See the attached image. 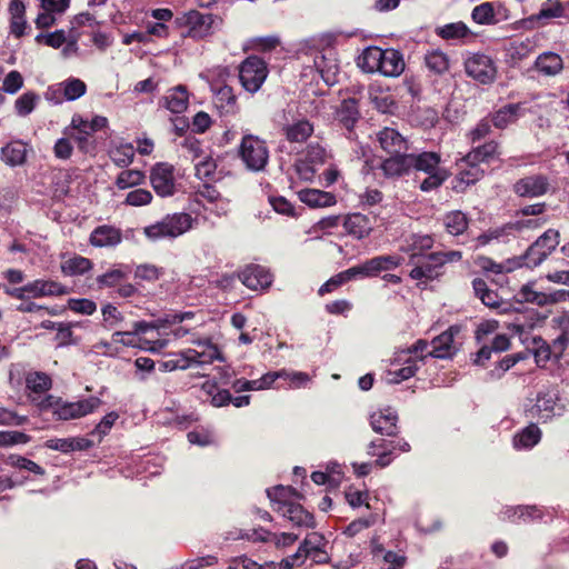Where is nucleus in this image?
I'll use <instances>...</instances> for the list:
<instances>
[{"instance_id":"obj_1","label":"nucleus","mask_w":569,"mask_h":569,"mask_svg":"<svg viewBox=\"0 0 569 569\" xmlns=\"http://www.w3.org/2000/svg\"><path fill=\"white\" fill-rule=\"evenodd\" d=\"M366 72H380L386 77H398L405 70L402 54L396 49L367 48L358 63Z\"/></svg>"},{"instance_id":"obj_2","label":"nucleus","mask_w":569,"mask_h":569,"mask_svg":"<svg viewBox=\"0 0 569 569\" xmlns=\"http://www.w3.org/2000/svg\"><path fill=\"white\" fill-rule=\"evenodd\" d=\"M196 219L187 212L166 214L161 220L143 228V234L152 242L173 240L193 228Z\"/></svg>"},{"instance_id":"obj_3","label":"nucleus","mask_w":569,"mask_h":569,"mask_svg":"<svg viewBox=\"0 0 569 569\" xmlns=\"http://www.w3.org/2000/svg\"><path fill=\"white\" fill-rule=\"evenodd\" d=\"M563 413V406L559 402L558 392L553 389H545L535 397L527 398L525 415L530 420L547 422Z\"/></svg>"},{"instance_id":"obj_4","label":"nucleus","mask_w":569,"mask_h":569,"mask_svg":"<svg viewBox=\"0 0 569 569\" xmlns=\"http://www.w3.org/2000/svg\"><path fill=\"white\" fill-rule=\"evenodd\" d=\"M238 156L246 168L253 172L262 171L269 161V150L266 141L251 133L242 137L238 148Z\"/></svg>"},{"instance_id":"obj_5","label":"nucleus","mask_w":569,"mask_h":569,"mask_svg":"<svg viewBox=\"0 0 569 569\" xmlns=\"http://www.w3.org/2000/svg\"><path fill=\"white\" fill-rule=\"evenodd\" d=\"M462 254L460 251L431 252L422 257V261L416 264L410 271L413 280H432L440 274V269L447 262L459 261Z\"/></svg>"},{"instance_id":"obj_6","label":"nucleus","mask_w":569,"mask_h":569,"mask_svg":"<svg viewBox=\"0 0 569 569\" xmlns=\"http://www.w3.org/2000/svg\"><path fill=\"white\" fill-rule=\"evenodd\" d=\"M267 76V63L258 56H250L240 64V82L243 89L250 93H256L261 88Z\"/></svg>"},{"instance_id":"obj_7","label":"nucleus","mask_w":569,"mask_h":569,"mask_svg":"<svg viewBox=\"0 0 569 569\" xmlns=\"http://www.w3.org/2000/svg\"><path fill=\"white\" fill-rule=\"evenodd\" d=\"M389 366L383 371L382 379L388 385H398L412 378L419 370L418 357H406L403 352H395L389 359Z\"/></svg>"},{"instance_id":"obj_8","label":"nucleus","mask_w":569,"mask_h":569,"mask_svg":"<svg viewBox=\"0 0 569 569\" xmlns=\"http://www.w3.org/2000/svg\"><path fill=\"white\" fill-rule=\"evenodd\" d=\"M559 244V232L549 229L541 234L525 252L522 259L526 267L539 266Z\"/></svg>"},{"instance_id":"obj_9","label":"nucleus","mask_w":569,"mask_h":569,"mask_svg":"<svg viewBox=\"0 0 569 569\" xmlns=\"http://www.w3.org/2000/svg\"><path fill=\"white\" fill-rule=\"evenodd\" d=\"M99 397H89L74 402L63 401L58 398L54 401V416L59 420L79 419L92 413L101 406Z\"/></svg>"},{"instance_id":"obj_10","label":"nucleus","mask_w":569,"mask_h":569,"mask_svg":"<svg viewBox=\"0 0 569 569\" xmlns=\"http://www.w3.org/2000/svg\"><path fill=\"white\" fill-rule=\"evenodd\" d=\"M214 16L201 13L197 10L182 12L176 18L179 27L188 29V34L192 38H203L211 33Z\"/></svg>"},{"instance_id":"obj_11","label":"nucleus","mask_w":569,"mask_h":569,"mask_svg":"<svg viewBox=\"0 0 569 569\" xmlns=\"http://www.w3.org/2000/svg\"><path fill=\"white\" fill-rule=\"evenodd\" d=\"M465 70L470 78L482 84L491 83L497 74L493 60L483 53H473L467 58Z\"/></svg>"},{"instance_id":"obj_12","label":"nucleus","mask_w":569,"mask_h":569,"mask_svg":"<svg viewBox=\"0 0 569 569\" xmlns=\"http://www.w3.org/2000/svg\"><path fill=\"white\" fill-rule=\"evenodd\" d=\"M150 182L158 196H173L176 192L173 167L168 163H157L151 170Z\"/></svg>"},{"instance_id":"obj_13","label":"nucleus","mask_w":569,"mask_h":569,"mask_svg":"<svg viewBox=\"0 0 569 569\" xmlns=\"http://www.w3.org/2000/svg\"><path fill=\"white\" fill-rule=\"evenodd\" d=\"M565 69V61L561 54L555 51L539 53L532 64V70L540 77L555 78Z\"/></svg>"},{"instance_id":"obj_14","label":"nucleus","mask_w":569,"mask_h":569,"mask_svg":"<svg viewBox=\"0 0 569 569\" xmlns=\"http://www.w3.org/2000/svg\"><path fill=\"white\" fill-rule=\"evenodd\" d=\"M460 332L458 326H451L446 331L432 339V350L428 351V356L438 359L451 358L457 352L455 337Z\"/></svg>"},{"instance_id":"obj_15","label":"nucleus","mask_w":569,"mask_h":569,"mask_svg":"<svg viewBox=\"0 0 569 569\" xmlns=\"http://www.w3.org/2000/svg\"><path fill=\"white\" fill-rule=\"evenodd\" d=\"M398 413L391 407L379 409L370 416L372 429L380 435L393 437L398 433Z\"/></svg>"},{"instance_id":"obj_16","label":"nucleus","mask_w":569,"mask_h":569,"mask_svg":"<svg viewBox=\"0 0 569 569\" xmlns=\"http://www.w3.org/2000/svg\"><path fill=\"white\" fill-rule=\"evenodd\" d=\"M239 280L251 290L269 287L272 282L271 273L262 266L250 264L238 273Z\"/></svg>"},{"instance_id":"obj_17","label":"nucleus","mask_w":569,"mask_h":569,"mask_svg":"<svg viewBox=\"0 0 569 569\" xmlns=\"http://www.w3.org/2000/svg\"><path fill=\"white\" fill-rule=\"evenodd\" d=\"M433 242L430 234L411 233L402 239L399 250L409 254L410 261L413 262L416 258L423 257L425 252L432 248Z\"/></svg>"},{"instance_id":"obj_18","label":"nucleus","mask_w":569,"mask_h":569,"mask_svg":"<svg viewBox=\"0 0 569 569\" xmlns=\"http://www.w3.org/2000/svg\"><path fill=\"white\" fill-rule=\"evenodd\" d=\"M567 342V338L562 335L553 341L550 347L542 338L535 337L532 339L533 355L538 366H545L552 357L558 358Z\"/></svg>"},{"instance_id":"obj_19","label":"nucleus","mask_w":569,"mask_h":569,"mask_svg":"<svg viewBox=\"0 0 569 569\" xmlns=\"http://www.w3.org/2000/svg\"><path fill=\"white\" fill-rule=\"evenodd\" d=\"M549 183L546 177L536 174L520 179L513 186V191L525 198H535L545 194Z\"/></svg>"},{"instance_id":"obj_20","label":"nucleus","mask_w":569,"mask_h":569,"mask_svg":"<svg viewBox=\"0 0 569 569\" xmlns=\"http://www.w3.org/2000/svg\"><path fill=\"white\" fill-rule=\"evenodd\" d=\"M377 140L382 150L389 154L408 152L407 140L393 128H383L377 133Z\"/></svg>"},{"instance_id":"obj_21","label":"nucleus","mask_w":569,"mask_h":569,"mask_svg":"<svg viewBox=\"0 0 569 569\" xmlns=\"http://www.w3.org/2000/svg\"><path fill=\"white\" fill-rule=\"evenodd\" d=\"M198 346H202L203 350L198 351L196 349H187L186 356L188 359V362H190V367L192 365L202 366V365H209L212 363L214 360L223 361V357L221 352L219 351L218 347L211 343L210 341H197Z\"/></svg>"},{"instance_id":"obj_22","label":"nucleus","mask_w":569,"mask_h":569,"mask_svg":"<svg viewBox=\"0 0 569 569\" xmlns=\"http://www.w3.org/2000/svg\"><path fill=\"white\" fill-rule=\"evenodd\" d=\"M379 167L386 178H398L408 174L411 171L410 154L408 152L390 154Z\"/></svg>"},{"instance_id":"obj_23","label":"nucleus","mask_w":569,"mask_h":569,"mask_svg":"<svg viewBox=\"0 0 569 569\" xmlns=\"http://www.w3.org/2000/svg\"><path fill=\"white\" fill-rule=\"evenodd\" d=\"M160 104L172 113H182L189 104V92L186 86L179 84L170 88L161 98Z\"/></svg>"},{"instance_id":"obj_24","label":"nucleus","mask_w":569,"mask_h":569,"mask_svg":"<svg viewBox=\"0 0 569 569\" xmlns=\"http://www.w3.org/2000/svg\"><path fill=\"white\" fill-rule=\"evenodd\" d=\"M89 241L97 248L116 247L122 241V233L113 226L102 224L93 229Z\"/></svg>"},{"instance_id":"obj_25","label":"nucleus","mask_w":569,"mask_h":569,"mask_svg":"<svg viewBox=\"0 0 569 569\" xmlns=\"http://www.w3.org/2000/svg\"><path fill=\"white\" fill-rule=\"evenodd\" d=\"M410 154V166L411 170L421 171L423 173H431L440 170H445L440 166L441 156L435 151H422L419 153H409Z\"/></svg>"},{"instance_id":"obj_26","label":"nucleus","mask_w":569,"mask_h":569,"mask_svg":"<svg viewBox=\"0 0 569 569\" xmlns=\"http://www.w3.org/2000/svg\"><path fill=\"white\" fill-rule=\"evenodd\" d=\"M483 169L477 162H466L465 158L461 160L460 171L456 178L453 189L457 192H462L465 189L479 181L483 177Z\"/></svg>"},{"instance_id":"obj_27","label":"nucleus","mask_w":569,"mask_h":569,"mask_svg":"<svg viewBox=\"0 0 569 569\" xmlns=\"http://www.w3.org/2000/svg\"><path fill=\"white\" fill-rule=\"evenodd\" d=\"M313 124L307 119H298L282 127L286 139L291 143H303L313 133Z\"/></svg>"},{"instance_id":"obj_28","label":"nucleus","mask_w":569,"mask_h":569,"mask_svg":"<svg viewBox=\"0 0 569 569\" xmlns=\"http://www.w3.org/2000/svg\"><path fill=\"white\" fill-rule=\"evenodd\" d=\"M27 289L28 293L33 298L63 296L68 293V288L62 283L42 279L27 283Z\"/></svg>"},{"instance_id":"obj_29","label":"nucleus","mask_w":569,"mask_h":569,"mask_svg":"<svg viewBox=\"0 0 569 569\" xmlns=\"http://www.w3.org/2000/svg\"><path fill=\"white\" fill-rule=\"evenodd\" d=\"M343 227L346 231L358 240H361L372 231L370 219L362 213H351L345 218Z\"/></svg>"},{"instance_id":"obj_30","label":"nucleus","mask_w":569,"mask_h":569,"mask_svg":"<svg viewBox=\"0 0 569 569\" xmlns=\"http://www.w3.org/2000/svg\"><path fill=\"white\" fill-rule=\"evenodd\" d=\"M276 511L288 518L298 527H313V517L299 503H287L283 507H277Z\"/></svg>"},{"instance_id":"obj_31","label":"nucleus","mask_w":569,"mask_h":569,"mask_svg":"<svg viewBox=\"0 0 569 569\" xmlns=\"http://www.w3.org/2000/svg\"><path fill=\"white\" fill-rule=\"evenodd\" d=\"M541 430L537 423L531 422L518 431L512 438L513 448L517 450L532 449L541 440Z\"/></svg>"},{"instance_id":"obj_32","label":"nucleus","mask_w":569,"mask_h":569,"mask_svg":"<svg viewBox=\"0 0 569 569\" xmlns=\"http://www.w3.org/2000/svg\"><path fill=\"white\" fill-rule=\"evenodd\" d=\"M27 153L28 149L24 142L11 141L1 148L0 158L6 164L17 167L26 162Z\"/></svg>"},{"instance_id":"obj_33","label":"nucleus","mask_w":569,"mask_h":569,"mask_svg":"<svg viewBox=\"0 0 569 569\" xmlns=\"http://www.w3.org/2000/svg\"><path fill=\"white\" fill-rule=\"evenodd\" d=\"M301 202L310 208H325L336 203V197L331 192L319 189H303L298 192Z\"/></svg>"},{"instance_id":"obj_34","label":"nucleus","mask_w":569,"mask_h":569,"mask_svg":"<svg viewBox=\"0 0 569 569\" xmlns=\"http://www.w3.org/2000/svg\"><path fill=\"white\" fill-rule=\"evenodd\" d=\"M359 119L357 100L353 98L345 99L336 111V120L347 130H351Z\"/></svg>"},{"instance_id":"obj_35","label":"nucleus","mask_w":569,"mask_h":569,"mask_svg":"<svg viewBox=\"0 0 569 569\" xmlns=\"http://www.w3.org/2000/svg\"><path fill=\"white\" fill-rule=\"evenodd\" d=\"M213 102L221 113H234L237 111V97L233 89L227 84L212 87Z\"/></svg>"},{"instance_id":"obj_36","label":"nucleus","mask_w":569,"mask_h":569,"mask_svg":"<svg viewBox=\"0 0 569 569\" xmlns=\"http://www.w3.org/2000/svg\"><path fill=\"white\" fill-rule=\"evenodd\" d=\"M315 66L326 83L333 84L337 82L339 66L332 52L316 56Z\"/></svg>"},{"instance_id":"obj_37","label":"nucleus","mask_w":569,"mask_h":569,"mask_svg":"<svg viewBox=\"0 0 569 569\" xmlns=\"http://www.w3.org/2000/svg\"><path fill=\"white\" fill-rule=\"evenodd\" d=\"M523 107L520 103H509L492 114L491 122L498 129H505L522 116Z\"/></svg>"},{"instance_id":"obj_38","label":"nucleus","mask_w":569,"mask_h":569,"mask_svg":"<svg viewBox=\"0 0 569 569\" xmlns=\"http://www.w3.org/2000/svg\"><path fill=\"white\" fill-rule=\"evenodd\" d=\"M9 13L11 16L10 29L11 33L17 38L23 36L27 21L24 18L26 6L21 0H11L9 3Z\"/></svg>"},{"instance_id":"obj_39","label":"nucleus","mask_w":569,"mask_h":569,"mask_svg":"<svg viewBox=\"0 0 569 569\" xmlns=\"http://www.w3.org/2000/svg\"><path fill=\"white\" fill-rule=\"evenodd\" d=\"M498 8H501L499 3H497ZM472 20L482 26L496 24L499 22L496 12V3L495 2H482L476 6L471 12Z\"/></svg>"},{"instance_id":"obj_40","label":"nucleus","mask_w":569,"mask_h":569,"mask_svg":"<svg viewBox=\"0 0 569 569\" xmlns=\"http://www.w3.org/2000/svg\"><path fill=\"white\" fill-rule=\"evenodd\" d=\"M505 517L511 521L522 520L533 521L542 518V511L536 506L509 507L505 511Z\"/></svg>"},{"instance_id":"obj_41","label":"nucleus","mask_w":569,"mask_h":569,"mask_svg":"<svg viewBox=\"0 0 569 569\" xmlns=\"http://www.w3.org/2000/svg\"><path fill=\"white\" fill-rule=\"evenodd\" d=\"M368 262L372 276L376 277L381 271H389L398 268L403 262V258L397 254H387L371 258Z\"/></svg>"},{"instance_id":"obj_42","label":"nucleus","mask_w":569,"mask_h":569,"mask_svg":"<svg viewBox=\"0 0 569 569\" xmlns=\"http://www.w3.org/2000/svg\"><path fill=\"white\" fill-rule=\"evenodd\" d=\"M472 288L476 296L481 300V302L492 309L500 307L499 296L496 291L490 290L485 280L480 278H476L472 281Z\"/></svg>"},{"instance_id":"obj_43","label":"nucleus","mask_w":569,"mask_h":569,"mask_svg":"<svg viewBox=\"0 0 569 569\" xmlns=\"http://www.w3.org/2000/svg\"><path fill=\"white\" fill-rule=\"evenodd\" d=\"M436 33L446 40L465 39L472 34L470 29L461 21L438 27Z\"/></svg>"},{"instance_id":"obj_44","label":"nucleus","mask_w":569,"mask_h":569,"mask_svg":"<svg viewBox=\"0 0 569 569\" xmlns=\"http://www.w3.org/2000/svg\"><path fill=\"white\" fill-rule=\"evenodd\" d=\"M535 47L536 41L531 38L517 39L509 43L507 52L512 60H522L535 50Z\"/></svg>"},{"instance_id":"obj_45","label":"nucleus","mask_w":569,"mask_h":569,"mask_svg":"<svg viewBox=\"0 0 569 569\" xmlns=\"http://www.w3.org/2000/svg\"><path fill=\"white\" fill-rule=\"evenodd\" d=\"M443 224L450 234L459 236L467 230L468 219L462 211H451L445 216Z\"/></svg>"},{"instance_id":"obj_46","label":"nucleus","mask_w":569,"mask_h":569,"mask_svg":"<svg viewBox=\"0 0 569 569\" xmlns=\"http://www.w3.org/2000/svg\"><path fill=\"white\" fill-rule=\"evenodd\" d=\"M92 268V262L82 256H74L61 263V271L67 276H81Z\"/></svg>"},{"instance_id":"obj_47","label":"nucleus","mask_w":569,"mask_h":569,"mask_svg":"<svg viewBox=\"0 0 569 569\" xmlns=\"http://www.w3.org/2000/svg\"><path fill=\"white\" fill-rule=\"evenodd\" d=\"M112 162L119 168H127L134 158V148L131 143H120L109 152Z\"/></svg>"},{"instance_id":"obj_48","label":"nucleus","mask_w":569,"mask_h":569,"mask_svg":"<svg viewBox=\"0 0 569 569\" xmlns=\"http://www.w3.org/2000/svg\"><path fill=\"white\" fill-rule=\"evenodd\" d=\"M146 180V174L141 170L138 169H130V170H122L117 179H116V186L120 190L138 187L142 184Z\"/></svg>"},{"instance_id":"obj_49","label":"nucleus","mask_w":569,"mask_h":569,"mask_svg":"<svg viewBox=\"0 0 569 569\" xmlns=\"http://www.w3.org/2000/svg\"><path fill=\"white\" fill-rule=\"evenodd\" d=\"M267 496L276 509L277 507H283L287 503H292L291 499L298 496V493L292 487L276 486L267 489Z\"/></svg>"},{"instance_id":"obj_50","label":"nucleus","mask_w":569,"mask_h":569,"mask_svg":"<svg viewBox=\"0 0 569 569\" xmlns=\"http://www.w3.org/2000/svg\"><path fill=\"white\" fill-rule=\"evenodd\" d=\"M498 153V144L495 141L477 147L465 157L466 162H486Z\"/></svg>"},{"instance_id":"obj_51","label":"nucleus","mask_w":569,"mask_h":569,"mask_svg":"<svg viewBox=\"0 0 569 569\" xmlns=\"http://www.w3.org/2000/svg\"><path fill=\"white\" fill-rule=\"evenodd\" d=\"M39 101L38 93L27 91L14 101V111L19 117H27L36 109Z\"/></svg>"},{"instance_id":"obj_52","label":"nucleus","mask_w":569,"mask_h":569,"mask_svg":"<svg viewBox=\"0 0 569 569\" xmlns=\"http://www.w3.org/2000/svg\"><path fill=\"white\" fill-rule=\"evenodd\" d=\"M427 68L436 74H442L449 69V59L440 50H432L425 57Z\"/></svg>"},{"instance_id":"obj_53","label":"nucleus","mask_w":569,"mask_h":569,"mask_svg":"<svg viewBox=\"0 0 569 569\" xmlns=\"http://www.w3.org/2000/svg\"><path fill=\"white\" fill-rule=\"evenodd\" d=\"M71 128L76 129L78 132L74 136V139L78 141L79 147L84 148V143L88 138L93 134L92 126H90V121L84 120L80 114H74L71 119Z\"/></svg>"},{"instance_id":"obj_54","label":"nucleus","mask_w":569,"mask_h":569,"mask_svg":"<svg viewBox=\"0 0 569 569\" xmlns=\"http://www.w3.org/2000/svg\"><path fill=\"white\" fill-rule=\"evenodd\" d=\"M62 90H64L66 101H74L81 98L86 91V83L78 78H68L61 81Z\"/></svg>"},{"instance_id":"obj_55","label":"nucleus","mask_w":569,"mask_h":569,"mask_svg":"<svg viewBox=\"0 0 569 569\" xmlns=\"http://www.w3.org/2000/svg\"><path fill=\"white\" fill-rule=\"evenodd\" d=\"M517 297L520 301L535 303L537 306H546L549 302L553 301L550 298V296L533 290V288L530 284L522 286Z\"/></svg>"},{"instance_id":"obj_56","label":"nucleus","mask_w":569,"mask_h":569,"mask_svg":"<svg viewBox=\"0 0 569 569\" xmlns=\"http://www.w3.org/2000/svg\"><path fill=\"white\" fill-rule=\"evenodd\" d=\"M6 463L12 468H17L20 470H27L34 475H43L44 473V470L41 466H39L34 461H32L28 458H24L22 456H19V455H10L6 459Z\"/></svg>"},{"instance_id":"obj_57","label":"nucleus","mask_w":569,"mask_h":569,"mask_svg":"<svg viewBox=\"0 0 569 569\" xmlns=\"http://www.w3.org/2000/svg\"><path fill=\"white\" fill-rule=\"evenodd\" d=\"M163 273L164 271L161 267L152 263H142L136 267L134 278L142 281L154 282L159 280Z\"/></svg>"},{"instance_id":"obj_58","label":"nucleus","mask_w":569,"mask_h":569,"mask_svg":"<svg viewBox=\"0 0 569 569\" xmlns=\"http://www.w3.org/2000/svg\"><path fill=\"white\" fill-rule=\"evenodd\" d=\"M27 388L33 392L41 393L51 388V379L43 372H30L26 378Z\"/></svg>"},{"instance_id":"obj_59","label":"nucleus","mask_w":569,"mask_h":569,"mask_svg":"<svg viewBox=\"0 0 569 569\" xmlns=\"http://www.w3.org/2000/svg\"><path fill=\"white\" fill-rule=\"evenodd\" d=\"M527 356L522 352L507 355L497 365V367L489 372L492 379L500 378L506 371L512 368L520 360L526 359Z\"/></svg>"},{"instance_id":"obj_60","label":"nucleus","mask_w":569,"mask_h":569,"mask_svg":"<svg viewBox=\"0 0 569 569\" xmlns=\"http://www.w3.org/2000/svg\"><path fill=\"white\" fill-rule=\"evenodd\" d=\"M449 177V172L447 169L427 173V178H425L420 182V190L425 192H429L431 190L438 189Z\"/></svg>"},{"instance_id":"obj_61","label":"nucleus","mask_w":569,"mask_h":569,"mask_svg":"<svg viewBox=\"0 0 569 569\" xmlns=\"http://www.w3.org/2000/svg\"><path fill=\"white\" fill-rule=\"evenodd\" d=\"M196 176L200 180H209L213 177L217 164L210 156H204L194 164Z\"/></svg>"},{"instance_id":"obj_62","label":"nucleus","mask_w":569,"mask_h":569,"mask_svg":"<svg viewBox=\"0 0 569 569\" xmlns=\"http://www.w3.org/2000/svg\"><path fill=\"white\" fill-rule=\"evenodd\" d=\"M203 389L211 396V403L214 407H223L231 402V393L227 389H217L214 385L206 383Z\"/></svg>"},{"instance_id":"obj_63","label":"nucleus","mask_w":569,"mask_h":569,"mask_svg":"<svg viewBox=\"0 0 569 569\" xmlns=\"http://www.w3.org/2000/svg\"><path fill=\"white\" fill-rule=\"evenodd\" d=\"M23 83L22 74L17 70H12L4 77L1 90L6 93L14 94L23 87Z\"/></svg>"},{"instance_id":"obj_64","label":"nucleus","mask_w":569,"mask_h":569,"mask_svg":"<svg viewBox=\"0 0 569 569\" xmlns=\"http://www.w3.org/2000/svg\"><path fill=\"white\" fill-rule=\"evenodd\" d=\"M152 198V193L149 190L134 189L127 194L124 203L132 207H142L149 204Z\"/></svg>"}]
</instances>
